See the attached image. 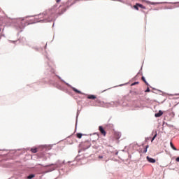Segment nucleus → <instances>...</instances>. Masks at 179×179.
Instances as JSON below:
<instances>
[{"mask_svg":"<svg viewBox=\"0 0 179 179\" xmlns=\"http://www.w3.org/2000/svg\"><path fill=\"white\" fill-rule=\"evenodd\" d=\"M106 91H107V90H105L104 91H103V92H106Z\"/></svg>","mask_w":179,"mask_h":179,"instance_id":"nucleus-36","label":"nucleus"},{"mask_svg":"<svg viewBox=\"0 0 179 179\" xmlns=\"http://www.w3.org/2000/svg\"><path fill=\"white\" fill-rule=\"evenodd\" d=\"M144 153H146V152H148V149L147 148H145V150H144Z\"/></svg>","mask_w":179,"mask_h":179,"instance_id":"nucleus-25","label":"nucleus"},{"mask_svg":"<svg viewBox=\"0 0 179 179\" xmlns=\"http://www.w3.org/2000/svg\"><path fill=\"white\" fill-rule=\"evenodd\" d=\"M62 164H65V161L62 162L61 160H58L55 164H51L50 165L45 166V167H51V166H55L49 169V171H54V170H57V169L62 167Z\"/></svg>","mask_w":179,"mask_h":179,"instance_id":"nucleus-3","label":"nucleus"},{"mask_svg":"<svg viewBox=\"0 0 179 179\" xmlns=\"http://www.w3.org/2000/svg\"><path fill=\"white\" fill-rule=\"evenodd\" d=\"M0 31H1V28H0Z\"/></svg>","mask_w":179,"mask_h":179,"instance_id":"nucleus-39","label":"nucleus"},{"mask_svg":"<svg viewBox=\"0 0 179 179\" xmlns=\"http://www.w3.org/2000/svg\"><path fill=\"white\" fill-rule=\"evenodd\" d=\"M138 5V8H141V9H146V7H145L143 5L137 3Z\"/></svg>","mask_w":179,"mask_h":179,"instance_id":"nucleus-11","label":"nucleus"},{"mask_svg":"<svg viewBox=\"0 0 179 179\" xmlns=\"http://www.w3.org/2000/svg\"><path fill=\"white\" fill-rule=\"evenodd\" d=\"M154 133H155V131H152V134H154Z\"/></svg>","mask_w":179,"mask_h":179,"instance_id":"nucleus-37","label":"nucleus"},{"mask_svg":"<svg viewBox=\"0 0 179 179\" xmlns=\"http://www.w3.org/2000/svg\"><path fill=\"white\" fill-rule=\"evenodd\" d=\"M56 2H61V0H56Z\"/></svg>","mask_w":179,"mask_h":179,"instance_id":"nucleus-29","label":"nucleus"},{"mask_svg":"<svg viewBox=\"0 0 179 179\" xmlns=\"http://www.w3.org/2000/svg\"><path fill=\"white\" fill-rule=\"evenodd\" d=\"M124 84L120 85L119 86H124Z\"/></svg>","mask_w":179,"mask_h":179,"instance_id":"nucleus-33","label":"nucleus"},{"mask_svg":"<svg viewBox=\"0 0 179 179\" xmlns=\"http://www.w3.org/2000/svg\"><path fill=\"white\" fill-rule=\"evenodd\" d=\"M92 143H96V141H92Z\"/></svg>","mask_w":179,"mask_h":179,"instance_id":"nucleus-30","label":"nucleus"},{"mask_svg":"<svg viewBox=\"0 0 179 179\" xmlns=\"http://www.w3.org/2000/svg\"><path fill=\"white\" fill-rule=\"evenodd\" d=\"M170 146L173 150H177V148L174 147V144H173V142H170Z\"/></svg>","mask_w":179,"mask_h":179,"instance_id":"nucleus-9","label":"nucleus"},{"mask_svg":"<svg viewBox=\"0 0 179 179\" xmlns=\"http://www.w3.org/2000/svg\"><path fill=\"white\" fill-rule=\"evenodd\" d=\"M141 79H142V80L144 82V83H145V82H146V78H145V76H143V77L141 78Z\"/></svg>","mask_w":179,"mask_h":179,"instance_id":"nucleus-21","label":"nucleus"},{"mask_svg":"<svg viewBox=\"0 0 179 179\" xmlns=\"http://www.w3.org/2000/svg\"><path fill=\"white\" fill-rule=\"evenodd\" d=\"M87 99H90L91 100H94V99H96V96L95 95H89L87 96Z\"/></svg>","mask_w":179,"mask_h":179,"instance_id":"nucleus-8","label":"nucleus"},{"mask_svg":"<svg viewBox=\"0 0 179 179\" xmlns=\"http://www.w3.org/2000/svg\"><path fill=\"white\" fill-rule=\"evenodd\" d=\"M58 78H59V79H60V80L62 82H64V83H65V85H66V86H69V87H71L72 90H73V92H75L76 93H78V94H83V93H82L81 91H80L79 90H78V89H76L73 87H72V85H71L69 83L65 82V80H64L61 77L59 76Z\"/></svg>","mask_w":179,"mask_h":179,"instance_id":"nucleus-4","label":"nucleus"},{"mask_svg":"<svg viewBox=\"0 0 179 179\" xmlns=\"http://www.w3.org/2000/svg\"><path fill=\"white\" fill-rule=\"evenodd\" d=\"M31 152H32V153H37V148H31Z\"/></svg>","mask_w":179,"mask_h":179,"instance_id":"nucleus-12","label":"nucleus"},{"mask_svg":"<svg viewBox=\"0 0 179 179\" xmlns=\"http://www.w3.org/2000/svg\"><path fill=\"white\" fill-rule=\"evenodd\" d=\"M147 160L149 162V163H156V159L150 157L149 156L147 157Z\"/></svg>","mask_w":179,"mask_h":179,"instance_id":"nucleus-5","label":"nucleus"},{"mask_svg":"<svg viewBox=\"0 0 179 179\" xmlns=\"http://www.w3.org/2000/svg\"><path fill=\"white\" fill-rule=\"evenodd\" d=\"M83 136V134L82 133H78L77 134V138H78V139H80Z\"/></svg>","mask_w":179,"mask_h":179,"instance_id":"nucleus-13","label":"nucleus"},{"mask_svg":"<svg viewBox=\"0 0 179 179\" xmlns=\"http://www.w3.org/2000/svg\"><path fill=\"white\" fill-rule=\"evenodd\" d=\"M139 6L138 5V3H136V5L134 6V9H136V10H139Z\"/></svg>","mask_w":179,"mask_h":179,"instance_id":"nucleus-14","label":"nucleus"},{"mask_svg":"<svg viewBox=\"0 0 179 179\" xmlns=\"http://www.w3.org/2000/svg\"><path fill=\"white\" fill-rule=\"evenodd\" d=\"M149 148V145H146L145 149H148Z\"/></svg>","mask_w":179,"mask_h":179,"instance_id":"nucleus-32","label":"nucleus"},{"mask_svg":"<svg viewBox=\"0 0 179 179\" xmlns=\"http://www.w3.org/2000/svg\"><path fill=\"white\" fill-rule=\"evenodd\" d=\"M109 104H110V106H114V104H115V102H110L109 103Z\"/></svg>","mask_w":179,"mask_h":179,"instance_id":"nucleus-22","label":"nucleus"},{"mask_svg":"<svg viewBox=\"0 0 179 179\" xmlns=\"http://www.w3.org/2000/svg\"><path fill=\"white\" fill-rule=\"evenodd\" d=\"M36 177V175L34 174H30L29 176H27L28 179H31V178H34Z\"/></svg>","mask_w":179,"mask_h":179,"instance_id":"nucleus-10","label":"nucleus"},{"mask_svg":"<svg viewBox=\"0 0 179 179\" xmlns=\"http://www.w3.org/2000/svg\"><path fill=\"white\" fill-rule=\"evenodd\" d=\"M162 115H163V111H162V110H159V112L155 114V117L156 118H159V117H162Z\"/></svg>","mask_w":179,"mask_h":179,"instance_id":"nucleus-6","label":"nucleus"},{"mask_svg":"<svg viewBox=\"0 0 179 179\" xmlns=\"http://www.w3.org/2000/svg\"><path fill=\"white\" fill-rule=\"evenodd\" d=\"M155 141V138L152 137L151 142H153Z\"/></svg>","mask_w":179,"mask_h":179,"instance_id":"nucleus-28","label":"nucleus"},{"mask_svg":"<svg viewBox=\"0 0 179 179\" xmlns=\"http://www.w3.org/2000/svg\"><path fill=\"white\" fill-rule=\"evenodd\" d=\"M106 91H107V90H105L104 91H103V92H106Z\"/></svg>","mask_w":179,"mask_h":179,"instance_id":"nucleus-35","label":"nucleus"},{"mask_svg":"<svg viewBox=\"0 0 179 179\" xmlns=\"http://www.w3.org/2000/svg\"><path fill=\"white\" fill-rule=\"evenodd\" d=\"M66 10V8H65L64 10V11L62 12V13H64V12H65Z\"/></svg>","mask_w":179,"mask_h":179,"instance_id":"nucleus-31","label":"nucleus"},{"mask_svg":"<svg viewBox=\"0 0 179 179\" xmlns=\"http://www.w3.org/2000/svg\"><path fill=\"white\" fill-rule=\"evenodd\" d=\"M92 146V144H89L88 146H87L86 148H83L84 150H86V149H89V148H90Z\"/></svg>","mask_w":179,"mask_h":179,"instance_id":"nucleus-17","label":"nucleus"},{"mask_svg":"<svg viewBox=\"0 0 179 179\" xmlns=\"http://www.w3.org/2000/svg\"><path fill=\"white\" fill-rule=\"evenodd\" d=\"M176 96H179V94H176Z\"/></svg>","mask_w":179,"mask_h":179,"instance_id":"nucleus-34","label":"nucleus"},{"mask_svg":"<svg viewBox=\"0 0 179 179\" xmlns=\"http://www.w3.org/2000/svg\"><path fill=\"white\" fill-rule=\"evenodd\" d=\"M176 160V162H179V157H178Z\"/></svg>","mask_w":179,"mask_h":179,"instance_id":"nucleus-27","label":"nucleus"},{"mask_svg":"<svg viewBox=\"0 0 179 179\" xmlns=\"http://www.w3.org/2000/svg\"><path fill=\"white\" fill-rule=\"evenodd\" d=\"M24 19H18L16 20L15 26L18 30H20V32L23 31V29H24L27 26H29L30 24H27L23 22Z\"/></svg>","mask_w":179,"mask_h":179,"instance_id":"nucleus-2","label":"nucleus"},{"mask_svg":"<svg viewBox=\"0 0 179 179\" xmlns=\"http://www.w3.org/2000/svg\"><path fill=\"white\" fill-rule=\"evenodd\" d=\"M145 92V93H149V92H150V89L148 87Z\"/></svg>","mask_w":179,"mask_h":179,"instance_id":"nucleus-20","label":"nucleus"},{"mask_svg":"<svg viewBox=\"0 0 179 179\" xmlns=\"http://www.w3.org/2000/svg\"><path fill=\"white\" fill-rule=\"evenodd\" d=\"M138 84H139V82H134V83H133L131 85V86H135V85H138Z\"/></svg>","mask_w":179,"mask_h":179,"instance_id":"nucleus-16","label":"nucleus"},{"mask_svg":"<svg viewBox=\"0 0 179 179\" xmlns=\"http://www.w3.org/2000/svg\"><path fill=\"white\" fill-rule=\"evenodd\" d=\"M99 129L102 135H106V130L103 128V126H99Z\"/></svg>","mask_w":179,"mask_h":179,"instance_id":"nucleus-7","label":"nucleus"},{"mask_svg":"<svg viewBox=\"0 0 179 179\" xmlns=\"http://www.w3.org/2000/svg\"><path fill=\"white\" fill-rule=\"evenodd\" d=\"M55 12H57V6H54L50 10H45L43 13L36 15L38 20L35 21L34 23H48L54 20V16H55ZM38 19H42L39 20Z\"/></svg>","mask_w":179,"mask_h":179,"instance_id":"nucleus-1","label":"nucleus"},{"mask_svg":"<svg viewBox=\"0 0 179 179\" xmlns=\"http://www.w3.org/2000/svg\"><path fill=\"white\" fill-rule=\"evenodd\" d=\"M155 134L152 138H154V139H156V137L157 136V131H155Z\"/></svg>","mask_w":179,"mask_h":179,"instance_id":"nucleus-19","label":"nucleus"},{"mask_svg":"<svg viewBox=\"0 0 179 179\" xmlns=\"http://www.w3.org/2000/svg\"><path fill=\"white\" fill-rule=\"evenodd\" d=\"M116 155H118V152H116Z\"/></svg>","mask_w":179,"mask_h":179,"instance_id":"nucleus-38","label":"nucleus"},{"mask_svg":"<svg viewBox=\"0 0 179 179\" xmlns=\"http://www.w3.org/2000/svg\"><path fill=\"white\" fill-rule=\"evenodd\" d=\"M144 83H145L147 86H149V83L148 81H145Z\"/></svg>","mask_w":179,"mask_h":179,"instance_id":"nucleus-23","label":"nucleus"},{"mask_svg":"<svg viewBox=\"0 0 179 179\" xmlns=\"http://www.w3.org/2000/svg\"><path fill=\"white\" fill-rule=\"evenodd\" d=\"M94 149H99V145H94L92 146Z\"/></svg>","mask_w":179,"mask_h":179,"instance_id":"nucleus-18","label":"nucleus"},{"mask_svg":"<svg viewBox=\"0 0 179 179\" xmlns=\"http://www.w3.org/2000/svg\"><path fill=\"white\" fill-rule=\"evenodd\" d=\"M144 83H145L147 86H149V83L148 81H145Z\"/></svg>","mask_w":179,"mask_h":179,"instance_id":"nucleus-24","label":"nucleus"},{"mask_svg":"<svg viewBox=\"0 0 179 179\" xmlns=\"http://www.w3.org/2000/svg\"><path fill=\"white\" fill-rule=\"evenodd\" d=\"M99 159H103V156L102 155H99Z\"/></svg>","mask_w":179,"mask_h":179,"instance_id":"nucleus-26","label":"nucleus"},{"mask_svg":"<svg viewBox=\"0 0 179 179\" xmlns=\"http://www.w3.org/2000/svg\"><path fill=\"white\" fill-rule=\"evenodd\" d=\"M78 117H79V112L77 113V115H76V127L78 125Z\"/></svg>","mask_w":179,"mask_h":179,"instance_id":"nucleus-15","label":"nucleus"}]
</instances>
